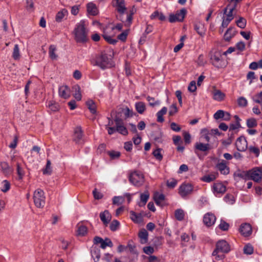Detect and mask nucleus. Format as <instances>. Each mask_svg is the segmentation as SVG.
I'll return each instance as SVG.
<instances>
[{"mask_svg":"<svg viewBox=\"0 0 262 262\" xmlns=\"http://www.w3.org/2000/svg\"><path fill=\"white\" fill-rule=\"evenodd\" d=\"M150 17L151 19L158 18V19L161 21H164L166 19V17L164 16V15L162 13L159 12L158 11H156L154 12H153L150 15Z\"/></svg>","mask_w":262,"mask_h":262,"instance_id":"72a5a7b5","label":"nucleus"},{"mask_svg":"<svg viewBox=\"0 0 262 262\" xmlns=\"http://www.w3.org/2000/svg\"><path fill=\"white\" fill-rule=\"evenodd\" d=\"M131 220L135 223H140L142 222L143 219L142 215L137 214L133 211L129 212Z\"/></svg>","mask_w":262,"mask_h":262,"instance_id":"cd10ccee","label":"nucleus"},{"mask_svg":"<svg viewBox=\"0 0 262 262\" xmlns=\"http://www.w3.org/2000/svg\"><path fill=\"white\" fill-rule=\"evenodd\" d=\"M253 100L261 105H262V92L255 95L253 97Z\"/></svg>","mask_w":262,"mask_h":262,"instance_id":"774afa93","label":"nucleus"},{"mask_svg":"<svg viewBox=\"0 0 262 262\" xmlns=\"http://www.w3.org/2000/svg\"><path fill=\"white\" fill-rule=\"evenodd\" d=\"M174 215L177 220L181 221L184 219L185 213L182 209H178L175 211Z\"/></svg>","mask_w":262,"mask_h":262,"instance_id":"f704fd0d","label":"nucleus"},{"mask_svg":"<svg viewBox=\"0 0 262 262\" xmlns=\"http://www.w3.org/2000/svg\"><path fill=\"white\" fill-rule=\"evenodd\" d=\"M216 221L215 216L212 213H206L203 217V222L204 224L207 226L210 227L214 224Z\"/></svg>","mask_w":262,"mask_h":262,"instance_id":"dca6fc26","label":"nucleus"},{"mask_svg":"<svg viewBox=\"0 0 262 262\" xmlns=\"http://www.w3.org/2000/svg\"><path fill=\"white\" fill-rule=\"evenodd\" d=\"M51 162L49 160H47V164H46V168L45 169L43 170V173L46 174H50L52 172V168H51Z\"/></svg>","mask_w":262,"mask_h":262,"instance_id":"13d9d810","label":"nucleus"},{"mask_svg":"<svg viewBox=\"0 0 262 262\" xmlns=\"http://www.w3.org/2000/svg\"><path fill=\"white\" fill-rule=\"evenodd\" d=\"M92 256L95 262H97L100 258V252L99 249H93L91 252Z\"/></svg>","mask_w":262,"mask_h":262,"instance_id":"a18cd8bd","label":"nucleus"},{"mask_svg":"<svg viewBox=\"0 0 262 262\" xmlns=\"http://www.w3.org/2000/svg\"><path fill=\"white\" fill-rule=\"evenodd\" d=\"M46 197L45 193L41 189H36L33 194L34 203L37 208H43L45 205Z\"/></svg>","mask_w":262,"mask_h":262,"instance_id":"423d86ee","label":"nucleus"},{"mask_svg":"<svg viewBox=\"0 0 262 262\" xmlns=\"http://www.w3.org/2000/svg\"><path fill=\"white\" fill-rule=\"evenodd\" d=\"M108 155L110 156L111 159H118L121 155V153L118 151L112 150L107 152Z\"/></svg>","mask_w":262,"mask_h":262,"instance_id":"8fccbe9b","label":"nucleus"},{"mask_svg":"<svg viewBox=\"0 0 262 262\" xmlns=\"http://www.w3.org/2000/svg\"><path fill=\"white\" fill-rule=\"evenodd\" d=\"M178 112V108L176 103L172 104L169 107V115L172 116Z\"/></svg>","mask_w":262,"mask_h":262,"instance_id":"052dcab7","label":"nucleus"},{"mask_svg":"<svg viewBox=\"0 0 262 262\" xmlns=\"http://www.w3.org/2000/svg\"><path fill=\"white\" fill-rule=\"evenodd\" d=\"M244 252L246 254H251L253 252V248L251 245H247L244 248Z\"/></svg>","mask_w":262,"mask_h":262,"instance_id":"e2e57ef3","label":"nucleus"},{"mask_svg":"<svg viewBox=\"0 0 262 262\" xmlns=\"http://www.w3.org/2000/svg\"><path fill=\"white\" fill-rule=\"evenodd\" d=\"M216 167L222 174H228L229 173V168L227 166L226 162L224 160L218 163Z\"/></svg>","mask_w":262,"mask_h":262,"instance_id":"4be33fe9","label":"nucleus"},{"mask_svg":"<svg viewBox=\"0 0 262 262\" xmlns=\"http://www.w3.org/2000/svg\"><path fill=\"white\" fill-rule=\"evenodd\" d=\"M1 167L3 172L5 175H9L12 172V169L9 166L8 163L6 162H2L1 163Z\"/></svg>","mask_w":262,"mask_h":262,"instance_id":"a878e982","label":"nucleus"},{"mask_svg":"<svg viewBox=\"0 0 262 262\" xmlns=\"http://www.w3.org/2000/svg\"><path fill=\"white\" fill-rule=\"evenodd\" d=\"M73 91L75 92L73 94L74 98L78 101L81 99L80 93V88L78 85H75L72 88Z\"/></svg>","mask_w":262,"mask_h":262,"instance_id":"2f4dec72","label":"nucleus"},{"mask_svg":"<svg viewBox=\"0 0 262 262\" xmlns=\"http://www.w3.org/2000/svg\"><path fill=\"white\" fill-rule=\"evenodd\" d=\"M165 196L163 194L157 193L154 195V200L157 205H160L164 200Z\"/></svg>","mask_w":262,"mask_h":262,"instance_id":"ea45409f","label":"nucleus"},{"mask_svg":"<svg viewBox=\"0 0 262 262\" xmlns=\"http://www.w3.org/2000/svg\"><path fill=\"white\" fill-rule=\"evenodd\" d=\"M88 231L87 227L83 225H80L77 230V233L79 235L84 236Z\"/></svg>","mask_w":262,"mask_h":262,"instance_id":"603ef678","label":"nucleus"},{"mask_svg":"<svg viewBox=\"0 0 262 262\" xmlns=\"http://www.w3.org/2000/svg\"><path fill=\"white\" fill-rule=\"evenodd\" d=\"M68 11L66 9H62L59 11L56 15V21L57 22H61L64 16L67 15Z\"/></svg>","mask_w":262,"mask_h":262,"instance_id":"c9c22d12","label":"nucleus"},{"mask_svg":"<svg viewBox=\"0 0 262 262\" xmlns=\"http://www.w3.org/2000/svg\"><path fill=\"white\" fill-rule=\"evenodd\" d=\"M224 116V111L221 110H218L213 115V117L215 120L223 119Z\"/></svg>","mask_w":262,"mask_h":262,"instance_id":"680f3d73","label":"nucleus"},{"mask_svg":"<svg viewBox=\"0 0 262 262\" xmlns=\"http://www.w3.org/2000/svg\"><path fill=\"white\" fill-rule=\"evenodd\" d=\"M115 1L116 4L114 6L116 7L117 12L120 15H123L126 10L124 0H115Z\"/></svg>","mask_w":262,"mask_h":262,"instance_id":"a211bd4d","label":"nucleus"},{"mask_svg":"<svg viewBox=\"0 0 262 262\" xmlns=\"http://www.w3.org/2000/svg\"><path fill=\"white\" fill-rule=\"evenodd\" d=\"M212 190L215 195L223 194L225 192L226 187L222 183L217 182L213 184Z\"/></svg>","mask_w":262,"mask_h":262,"instance_id":"2eb2a0df","label":"nucleus"},{"mask_svg":"<svg viewBox=\"0 0 262 262\" xmlns=\"http://www.w3.org/2000/svg\"><path fill=\"white\" fill-rule=\"evenodd\" d=\"M87 11L89 14L95 16L98 14V10L95 5L93 3H89L87 5Z\"/></svg>","mask_w":262,"mask_h":262,"instance_id":"7c9ffc66","label":"nucleus"},{"mask_svg":"<svg viewBox=\"0 0 262 262\" xmlns=\"http://www.w3.org/2000/svg\"><path fill=\"white\" fill-rule=\"evenodd\" d=\"M246 124L248 128H253L257 126V122L255 118H251L247 120Z\"/></svg>","mask_w":262,"mask_h":262,"instance_id":"79ce46f5","label":"nucleus"},{"mask_svg":"<svg viewBox=\"0 0 262 262\" xmlns=\"http://www.w3.org/2000/svg\"><path fill=\"white\" fill-rule=\"evenodd\" d=\"M195 150L201 151H206L210 149V145L208 143L204 144L201 142H196L195 144Z\"/></svg>","mask_w":262,"mask_h":262,"instance_id":"393cba45","label":"nucleus"},{"mask_svg":"<svg viewBox=\"0 0 262 262\" xmlns=\"http://www.w3.org/2000/svg\"><path fill=\"white\" fill-rule=\"evenodd\" d=\"M48 106L49 109L53 112H57L59 110V105L54 101H49Z\"/></svg>","mask_w":262,"mask_h":262,"instance_id":"a19ab883","label":"nucleus"},{"mask_svg":"<svg viewBox=\"0 0 262 262\" xmlns=\"http://www.w3.org/2000/svg\"><path fill=\"white\" fill-rule=\"evenodd\" d=\"M187 11L185 8L181 9L177 12L175 14H171L169 16V21L170 23L176 21H182L185 16Z\"/></svg>","mask_w":262,"mask_h":262,"instance_id":"9d476101","label":"nucleus"},{"mask_svg":"<svg viewBox=\"0 0 262 262\" xmlns=\"http://www.w3.org/2000/svg\"><path fill=\"white\" fill-rule=\"evenodd\" d=\"M119 224V222L117 220H114L110 224V228L112 231H116L118 229Z\"/></svg>","mask_w":262,"mask_h":262,"instance_id":"338daca9","label":"nucleus"},{"mask_svg":"<svg viewBox=\"0 0 262 262\" xmlns=\"http://www.w3.org/2000/svg\"><path fill=\"white\" fill-rule=\"evenodd\" d=\"M83 132L80 126L76 127L74 129L73 134V140L78 144L82 143L83 142Z\"/></svg>","mask_w":262,"mask_h":262,"instance_id":"ddd939ff","label":"nucleus"},{"mask_svg":"<svg viewBox=\"0 0 262 262\" xmlns=\"http://www.w3.org/2000/svg\"><path fill=\"white\" fill-rule=\"evenodd\" d=\"M100 218L103 224L107 226L112 219V215L108 210H105L100 213Z\"/></svg>","mask_w":262,"mask_h":262,"instance_id":"412c9836","label":"nucleus"},{"mask_svg":"<svg viewBox=\"0 0 262 262\" xmlns=\"http://www.w3.org/2000/svg\"><path fill=\"white\" fill-rule=\"evenodd\" d=\"M26 9L30 11H33L34 10V2L33 0H26Z\"/></svg>","mask_w":262,"mask_h":262,"instance_id":"69168bd1","label":"nucleus"},{"mask_svg":"<svg viewBox=\"0 0 262 262\" xmlns=\"http://www.w3.org/2000/svg\"><path fill=\"white\" fill-rule=\"evenodd\" d=\"M262 179V168L254 167L249 170V180L255 182H259Z\"/></svg>","mask_w":262,"mask_h":262,"instance_id":"6e6552de","label":"nucleus"},{"mask_svg":"<svg viewBox=\"0 0 262 262\" xmlns=\"http://www.w3.org/2000/svg\"><path fill=\"white\" fill-rule=\"evenodd\" d=\"M140 198V202H139L138 205L140 207L144 206L149 198V193L147 191H145L144 193H141Z\"/></svg>","mask_w":262,"mask_h":262,"instance_id":"bb28decb","label":"nucleus"},{"mask_svg":"<svg viewBox=\"0 0 262 262\" xmlns=\"http://www.w3.org/2000/svg\"><path fill=\"white\" fill-rule=\"evenodd\" d=\"M213 99L216 101L221 102L223 101L226 97L225 93H223L221 90H215L213 92Z\"/></svg>","mask_w":262,"mask_h":262,"instance_id":"5701e85b","label":"nucleus"},{"mask_svg":"<svg viewBox=\"0 0 262 262\" xmlns=\"http://www.w3.org/2000/svg\"><path fill=\"white\" fill-rule=\"evenodd\" d=\"M148 235V232L145 229H143L140 231L138 233V236L140 238V241L141 244H144L147 243Z\"/></svg>","mask_w":262,"mask_h":262,"instance_id":"b1692460","label":"nucleus"},{"mask_svg":"<svg viewBox=\"0 0 262 262\" xmlns=\"http://www.w3.org/2000/svg\"><path fill=\"white\" fill-rule=\"evenodd\" d=\"M134 14L133 12H131L129 13H127V17L125 20H123L122 19H120L122 22H124L126 26H130L132 23L133 15Z\"/></svg>","mask_w":262,"mask_h":262,"instance_id":"de8ad7c7","label":"nucleus"},{"mask_svg":"<svg viewBox=\"0 0 262 262\" xmlns=\"http://www.w3.org/2000/svg\"><path fill=\"white\" fill-rule=\"evenodd\" d=\"M115 34L113 26L108 25L103 29V37L108 43L114 45L117 42V40L113 39L112 37L115 35Z\"/></svg>","mask_w":262,"mask_h":262,"instance_id":"0eeeda50","label":"nucleus"},{"mask_svg":"<svg viewBox=\"0 0 262 262\" xmlns=\"http://www.w3.org/2000/svg\"><path fill=\"white\" fill-rule=\"evenodd\" d=\"M194 29L200 36H204L206 29L203 24L200 23L195 24L194 25Z\"/></svg>","mask_w":262,"mask_h":262,"instance_id":"c85d7f7f","label":"nucleus"},{"mask_svg":"<svg viewBox=\"0 0 262 262\" xmlns=\"http://www.w3.org/2000/svg\"><path fill=\"white\" fill-rule=\"evenodd\" d=\"M224 201L229 204H233L234 203V199L233 195L227 194L224 198Z\"/></svg>","mask_w":262,"mask_h":262,"instance_id":"5fc2aeb1","label":"nucleus"},{"mask_svg":"<svg viewBox=\"0 0 262 262\" xmlns=\"http://www.w3.org/2000/svg\"><path fill=\"white\" fill-rule=\"evenodd\" d=\"M12 57L15 60H18L19 59L20 54H19V50L18 45L16 44L14 46L13 51L12 53Z\"/></svg>","mask_w":262,"mask_h":262,"instance_id":"49530a36","label":"nucleus"},{"mask_svg":"<svg viewBox=\"0 0 262 262\" xmlns=\"http://www.w3.org/2000/svg\"><path fill=\"white\" fill-rule=\"evenodd\" d=\"M57 51L56 47L55 45H52L50 46L49 49V55L50 58L52 60H57L58 58V55L56 54V52Z\"/></svg>","mask_w":262,"mask_h":262,"instance_id":"c756f323","label":"nucleus"},{"mask_svg":"<svg viewBox=\"0 0 262 262\" xmlns=\"http://www.w3.org/2000/svg\"><path fill=\"white\" fill-rule=\"evenodd\" d=\"M86 105L92 114H95L96 112V106L92 100H89L86 101Z\"/></svg>","mask_w":262,"mask_h":262,"instance_id":"4c0bfd02","label":"nucleus"},{"mask_svg":"<svg viewBox=\"0 0 262 262\" xmlns=\"http://www.w3.org/2000/svg\"><path fill=\"white\" fill-rule=\"evenodd\" d=\"M201 133L203 134L204 138L205 139L206 141L207 142H209L210 141V138L211 136L220 135V133L217 128L212 129H208L206 128H204L202 129Z\"/></svg>","mask_w":262,"mask_h":262,"instance_id":"f8f14e48","label":"nucleus"},{"mask_svg":"<svg viewBox=\"0 0 262 262\" xmlns=\"http://www.w3.org/2000/svg\"><path fill=\"white\" fill-rule=\"evenodd\" d=\"M237 149L238 151H244L248 147L247 141L244 136H241L237 138L235 143Z\"/></svg>","mask_w":262,"mask_h":262,"instance_id":"4468645a","label":"nucleus"},{"mask_svg":"<svg viewBox=\"0 0 262 262\" xmlns=\"http://www.w3.org/2000/svg\"><path fill=\"white\" fill-rule=\"evenodd\" d=\"M216 178V174H211L209 175H206L204 176L202 178V180L204 182L209 183L211 182Z\"/></svg>","mask_w":262,"mask_h":262,"instance_id":"37998d69","label":"nucleus"},{"mask_svg":"<svg viewBox=\"0 0 262 262\" xmlns=\"http://www.w3.org/2000/svg\"><path fill=\"white\" fill-rule=\"evenodd\" d=\"M73 34L77 42H85L88 40V30L85 27L84 20H82L76 25Z\"/></svg>","mask_w":262,"mask_h":262,"instance_id":"f03ea898","label":"nucleus"},{"mask_svg":"<svg viewBox=\"0 0 262 262\" xmlns=\"http://www.w3.org/2000/svg\"><path fill=\"white\" fill-rule=\"evenodd\" d=\"M237 103L239 106L245 107L247 105V100L244 97H240L237 99Z\"/></svg>","mask_w":262,"mask_h":262,"instance_id":"bf43d9fd","label":"nucleus"},{"mask_svg":"<svg viewBox=\"0 0 262 262\" xmlns=\"http://www.w3.org/2000/svg\"><path fill=\"white\" fill-rule=\"evenodd\" d=\"M107 246L110 247H112L113 246V243L108 238H105V239L102 241L100 245V247L102 249H105Z\"/></svg>","mask_w":262,"mask_h":262,"instance_id":"c03bdc74","label":"nucleus"},{"mask_svg":"<svg viewBox=\"0 0 262 262\" xmlns=\"http://www.w3.org/2000/svg\"><path fill=\"white\" fill-rule=\"evenodd\" d=\"M2 183L3 187L1 188V190L4 192L8 191L10 188V183L7 180H4L3 181Z\"/></svg>","mask_w":262,"mask_h":262,"instance_id":"4d7b16f0","label":"nucleus"},{"mask_svg":"<svg viewBox=\"0 0 262 262\" xmlns=\"http://www.w3.org/2000/svg\"><path fill=\"white\" fill-rule=\"evenodd\" d=\"M124 202V198L122 196H114L113 199V203L115 205H120Z\"/></svg>","mask_w":262,"mask_h":262,"instance_id":"09e8293b","label":"nucleus"},{"mask_svg":"<svg viewBox=\"0 0 262 262\" xmlns=\"http://www.w3.org/2000/svg\"><path fill=\"white\" fill-rule=\"evenodd\" d=\"M94 65L99 67L102 70L113 67L115 63L111 52L104 51L97 54L95 58Z\"/></svg>","mask_w":262,"mask_h":262,"instance_id":"f257e3e1","label":"nucleus"},{"mask_svg":"<svg viewBox=\"0 0 262 262\" xmlns=\"http://www.w3.org/2000/svg\"><path fill=\"white\" fill-rule=\"evenodd\" d=\"M210 59L212 62V64L219 68H221L222 66V55L220 52L215 51L210 57Z\"/></svg>","mask_w":262,"mask_h":262,"instance_id":"9b49d317","label":"nucleus"},{"mask_svg":"<svg viewBox=\"0 0 262 262\" xmlns=\"http://www.w3.org/2000/svg\"><path fill=\"white\" fill-rule=\"evenodd\" d=\"M135 107L139 114H142L145 110V105L143 102H138L136 103Z\"/></svg>","mask_w":262,"mask_h":262,"instance_id":"e433bc0d","label":"nucleus"},{"mask_svg":"<svg viewBox=\"0 0 262 262\" xmlns=\"http://www.w3.org/2000/svg\"><path fill=\"white\" fill-rule=\"evenodd\" d=\"M235 35V32L233 28L230 27L226 31L224 38L226 41H229Z\"/></svg>","mask_w":262,"mask_h":262,"instance_id":"473e14b6","label":"nucleus"},{"mask_svg":"<svg viewBox=\"0 0 262 262\" xmlns=\"http://www.w3.org/2000/svg\"><path fill=\"white\" fill-rule=\"evenodd\" d=\"M230 251V247L229 244L225 240L222 239L219 241L216 244L215 249L212 252V255L215 256L217 260L223 259L224 257V255H220L219 252L223 253H227Z\"/></svg>","mask_w":262,"mask_h":262,"instance_id":"7ed1b4c3","label":"nucleus"},{"mask_svg":"<svg viewBox=\"0 0 262 262\" xmlns=\"http://www.w3.org/2000/svg\"><path fill=\"white\" fill-rule=\"evenodd\" d=\"M58 93L59 96L64 99H68L70 96V90L67 85L60 86L59 88Z\"/></svg>","mask_w":262,"mask_h":262,"instance_id":"aec40b11","label":"nucleus"},{"mask_svg":"<svg viewBox=\"0 0 262 262\" xmlns=\"http://www.w3.org/2000/svg\"><path fill=\"white\" fill-rule=\"evenodd\" d=\"M146 99L149 102V105L151 106L159 105L160 104V101L159 100H156L154 97L147 96Z\"/></svg>","mask_w":262,"mask_h":262,"instance_id":"3c124183","label":"nucleus"},{"mask_svg":"<svg viewBox=\"0 0 262 262\" xmlns=\"http://www.w3.org/2000/svg\"><path fill=\"white\" fill-rule=\"evenodd\" d=\"M220 229L223 231H227L229 229V225L223 220L221 221V223L219 225Z\"/></svg>","mask_w":262,"mask_h":262,"instance_id":"0e129e2a","label":"nucleus"},{"mask_svg":"<svg viewBox=\"0 0 262 262\" xmlns=\"http://www.w3.org/2000/svg\"><path fill=\"white\" fill-rule=\"evenodd\" d=\"M177 180L173 178H171L167 181L166 185L168 188H173L177 185Z\"/></svg>","mask_w":262,"mask_h":262,"instance_id":"864d4df0","label":"nucleus"},{"mask_svg":"<svg viewBox=\"0 0 262 262\" xmlns=\"http://www.w3.org/2000/svg\"><path fill=\"white\" fill-rule=\"evenodd\" d=\"M252 231V227L249 224L244 223L240 226L239 232L244 236H249L251 234Z\"/></svg>","mask_w":262,"mask_h":262,"instance_id":"f3484780","label":"nucleus"},{"mask_svg":"<svg viewBox=\"0 0 262 262\" xmlns=\"http://www.w3.org/2000/svg\"><path fill=\"white\" fill-rule=\"evenodd\" d=\"M236 176L244 180H249V170L248 171H239L236 174Z\"/></svg>","mask_w":262,"mask_h":262,"instance_id":"58836bf2","label":"nucleus"},{"mask_svg":"<svg viewBox=\"0 0 262 262\" xmlns=\"http://www.w3.org/2000/svg\"><path fill=\"white\" fill-rule=\"evenodd\" d=\"M114 122L116 124L115 127H106V129L109 135H112L116 132L124 136L128 134L127 129L126 127L124 126L122 119L116 116L114 118Z\"/></svg>","mask_w":262,"mask_h":262,"instance_id":"20e7f679","label":"nucleus"},{"mask_svg":"<svg viewBox=\"0 0 262 262\" xmlns=\"http://www.w3.org/2000/svg\"><path fill=\"white\" fill-rule=\"evenodd\" d=\"M236 7V4H229L226 8L224 9V14H226V17L227 18L232 20L233 19V11Z\"/></svg>","mask_w":262,"mask_h":262,"instance_id":"6ab92c4d","label":"nucleus"},{"mask_svg":"<svg viewBox=\"0 0 262 262\" xmlns=\"http://www.w3.org/2000/svg\"><path fill=\"white\" fill-rule=\"evenodd\" d=\"M129 181L134 186L140 187L144 183L145 178L144 174L141 171L135 170L130 173Z\"/></svg>","mask_w":262,"mask_h":262,"instance_id":"39448f33","label":"nucleus"},{"mask_svg":"<svg viewBox=\"0 0 262 262\" xmlns=\"http://www.w3.org/2000/svg\"><path fill=\"white\" fill-rule=\"evenodd\" d=\"M236 23L237 26L243 29L246 27V20L243 17H239Z\"/></svg>","mask_w":262,"mask_h":262,"instance_id":"6e6d98bb","label":"nucleus"},{"mask_svg":"<svg viewBox=\"0 0 262 262\" xmlns=\"http://www.w3.org/2000/svg\"><path fill=\"white\" fill-rule=\"evenodd\" d=\"M193 189V186L190 183H183L179 188V194L183 198L190 194Z\"/></svg>","mask_w":262,"mask_h":262,"instance_id":"1a4fd4ad","label":"nucleus"}]
</instances>
